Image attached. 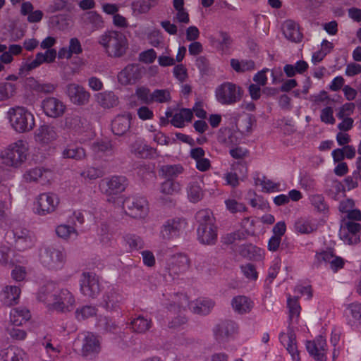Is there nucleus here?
<instances>
[{
	"label": "nucleus",
	"mask_w": 361,
	"mask_h": 361,
	"mask_svg": "<svg viewBox=\"0 0 361 361\" xmlns=\"http://www.w3.org/2000/svg\"><path fill=\"white\" fill-rule=\"evenodd\" d=\"M38 300L46 304L49 310L66 313L72 311L75 299L73 293L66 288H61L54 282L47 283L38 295Z\"/></svg>",
	"instance_id": "obj_1"
},
{
	"label": "nucleus",
	"mask_w": 361,
	"mask_h": 361,
	"mask_svg": "<svg viewBox=\"0 0 361 361\" xmlns=\"http://www.w3.org/2000/svg\"><path fill=\"white\" fill-rule=\"evenodd\" d=\"M32 82V84H30V86L36 92L48 94L55 90V86L51 83H39L33 78Z\"/></svg>",
	"instance_id": "obj_51"
},
{
	"label": "nucleus",
	"mask_w": 361,
	"mask_h": 361,
	"mask_svg": "<svg viewBox=\"0 0 361 361\" xmlns=\"http://www.w3.org/2000/svg\"><path fill=\"white\" fill-rule=\"evenodd\" d=\"M283 33L287 39L293 42H300L302 38L298 25L291 20H288L283 23Z\"/></svg>",
	"instance_id": "obj_26"
},
{
	"label": "nucleus",
	"mask_w": 361,
	"mask_h": 361,
	"mask_svg": "<svg viewBox=\"0 0 361 361\" xmlns=\"http://www.w3.org/2000/svg\"><path fill=\"white\" fill-rule=\"evenodd\" d=\"M81 341L80 354L82 357L92 358L100 352V341L93 334L87 333L84 335Z\"/></svg>",
	"instance_id": "obj_12"
},
{
	"label": "nucleus",
	"mask_w": 361,
	"mask_h": 361,
	"mask_svg": "<svg viewBox=\"0 0 361 361\" xmlns=\"http://www.w3.org/2000/svg\"><path fill=\"white\" fill-rule=\"evenodd\" d=\"M80 292L89 298H95L101 291L99 277L92 272H83L80 279Z\"/></svg>",
	"instance_id": "obj_9"
},
{
	"label": "nucleus",
	"mask_w": 361,
	"mask_h": 361,
	"mask_svg": "<svg viewBox=\"0 0 361 361\" xmlns=\"http://www.w3.org/2000/svg\"><path fill=\"white\" fill-rule=\"evenodd\" d=\"M1 356L3 361H25V352L15 346H11L1 351Z\"/></svg>",
	"instance_id": "obj_34"
},
{
	"label": "nucleus",
	"mask_w": 361,
	"mask_h": 361,
	"mask_svg": "<svg viewBox=\"0 0 361 361\" xmlns=\"http://www.w3.org/2000/svg\"><path fill=\"white\" fill-rule=\"evenodd\" d=\"M99 43L106 49L109 56L113 57L123 56L128 48L126 35L118 31L105 32L99 37Z\"/></svg>",
	"instance_id": "obj_3"
},
{
	"label": "nucleus",
	"mask_w": 361,
	"mask_h": 361,
	"mask_svg": "<svg viewBox=\"0 0 361 361\" xmlns=\"http://www.w3.org/2000/svg\"><path fill=\"white\" fill-rule=\"evenodd\" d=\"M188 195L192 202H197L202 198L203 192L198 183L194 182L190 184L188 188Z\"/></svg>",
	"instance_id": "obj_45"
},
{
	"label": "nucleus",
	"mask_w": 361,
	"mask_h": 361,
	"mask_svg": "<svg viewBox=\"0 0 361 361\" xmlns=\"http://www.w3.org/2000/svg\"><path fill=\"white\" fill-rule=\"evenodd\" d=\"M310 202L319 212H324L328 209L324 202V197L322 195H312L310 197Z\"/></svg>",
	"instance_id": "obj_59"
},
{
	"label": "nucleus",
	"mask_w": 361,
	"mask_h": 361,
	"mask_svg": "<svg viewBox=\"0 0 361 361\" xmlns=\"http://www.w3.org/2000/svg\"><path fill=\"white\" fill-rule=\"evenodd\" d=\"M42 108L44 114L51 118L61 116L66 110L62 102L55 97H47L42 102Z\"/></svg>",
	"instance_id": "obj_21"
},
{
	"label": "nucleus",
	"mask_w": 361,
	"mask_h": 361,
	"mask_svg": "<svg viewBox=\"0 0 361 361\" xmlns=\"http://www.w3.org/2000/svg\"><path fill=\"white\" fill-rule=\"evenodd\" d=\"M149 1H133L131 4L132 9L135 14H142L148 12L151 8Z\"/></svg>",
	"instance_id": "obj_60"
},
{
	"label": "nucleus",
	"mask_w": 361,
	"mask_h": 361,
	"mask_svg": "<svg viewBox=\"0 0 361 361\" xmlns=\"http://www.w3.org/2000/svg\"><path fill=\"white\" fill-rule=\"evenodd\" d=\"M81 19L84 25L90 27L92 32L101 29L103 27L102 16L95 11L85 12Z\"/></svg>",
	"instance_id": "obj_29"
},
{
	"label": "nucleus",
	"mask_w": 361,
	"mask_h": 361,
	"mask_svg": "<svg viewBox=\"0 0 361 361\" xmlns=\"http://www.w3.org/2000/svg\"><path fill=\"white\" fill-rule=\"evenodd\" d=\"M94 152L102 155L111 156L114 153V146L110 140H100L92 145Z\"/></svg>",
	"instance_id": "obj_37"
},
{
	"label": "nucleus",
	"mask_w": 361,
	"mask_h": 361,
	"mask_svg": "<svg viewBox=\"0 0 361 361\" xmlns=\"http://www.w3.org/2000/svg\"><path fill=\"white\" fill-rule=\"evenodd\" d=\"M31 317L30 311L25 308L18 307L11 310L10 320L13 326H20L27 322Z\"/></svg>",
	"instance_id": "obj_33"
},
{
	"label": "nucleus",
	"mask_w": 361,
	"mask_h": 361,
	"mask_svg": "<svg viewBox=\"0 0 361 361\" xmlns=\"http://www.w3.org/2000/svg\"><path fill=\"white\" fill-rule=\"evenodd\" d=\"M86 123L87 121L85 118L77 114L66 116L65 118V126L75 130L83 128Z\"/></svg>",
	"instance_id": "obj_40"
},
{
	"label": "nucleus",
	"mask_w": 361,
	"mask_h": 361,
	"mask_svg": "<svg viewBox=\"0 0 361 361\" xmlns=\"http://www.w3.org/2000/svg\"><path fill=\"white\" fill-rule=\"evenodd\" d=\"M214 305V302L211 299H199L195 302H191L190 309L195 314L207 315L213 309Z\"/></svg>",
	"instance_id": "obj_32"
},
{
	"label": "nucleus",
	"mask_w": 361,
	"mask_h": 361,
	"mask_svg": "<svg viewBox=\"0 0 361 361\" xmlns=\"http://www.w3.org/2000/svg\"><path fill=\"white\" fill-rule=\"evenodd\" d=\"M288 307L289 308V319L290 322L293 320L294 317L298 318L300 315V307L298 302V299H288Z\"/></svg>",
	"instance_id": "obj_57"
},
{
	"label": "nucleus",
	"mask_w": 361,
	"mask_h": 361,
	"mask_svg": "<svg viewBox=\"0 0 361 361\" xmlns=\"http://www.w3.org/2000/svg\"><path fill=\"white\" fill-rule=\"evenodd\" d=\"M361 225L353 221H347L341 226L340 238L348 245L356 244L360 242V233Z\"/></svg>",
	"instance_id": "obj_13"
},
{
	"label": "nucleus",
	"mask_w": 361,
	"mask_h": 361,
	"mask_svg": "<svg viewBox=\"0 0 361 361\" xmlns=\"http://www.w3.org/2000/svg\"><path fill=\"white\" fill-rule=\"evenodd\" d=\"M195 220L198 241L202 245H214L217 240V226L212 212L209 209H201L195 214Z\"/></svg>",
	"instance_id": "obj_2"
},
{
	"label": "nucleus",
	"mask_w": 361,
	"mask_h": 361,
	"mask_svg": "<svg viewBox=\"0 0 361 361\" xmlns=\"http://www.w3.org/2000/svg\"><path fill=\"white\" fill-rule=\"evenodd\" d=\"M98 235L102 243L109 245L112 240L114 233L108 224L102 223L99 228Z\"/></svg>",
	"instance_id": "obj_43"
},
{
	"label": "nucleus",
	"mask_w": 361,
	"mask_h": 361,
	"mask_svg": "<svg viewBox=\"0 0 361 361\" xmlns=\"http://www.w3.org/2000/svg\"><path fill=\"white\" fill-rule=\"evenodd\" d=\"M279 340L281 344L286 347L288 353L291 355L293 360H299V352L296 345V336L293 329L288 326L287 333H281Z\"/></svg>",
	"instance_id": "obj_22"
},
{
	"label": "nucleus",
	"mask_w": 361,
	"mask_h": 361,
	"mask_svg": "<svg viewBox=\"0 0 361 361\" xmlns=\"http://www.w3.org/2000/svg\"><path fill=\"white\" fill-rule=\"evenodd\" d=\"M39 257L40 263L51 270L61 269L66 260L63 250L54 245H44L40 249Z\"/></svg>",
	"instance_id": "obj_5"
},
{
	"label": "nucleus",
	"mask_w": 361,
	"mask_h": 361,
	"mask_svg": "<svg viewBox=\"0 0 361 361\" xmlns=\"http://www.w3.org/2000/svg\"><path fill=\"white\" fill-rule=\"evenodd\" d=\"M20 290L16 286H7L1 293V300L6 306H11L18 302Z\"/></svg>",
	"instance_id": "obj_28"
},
{
	"label": "nucleus",
	"mask_w": 361,
	"mask_h": 361,
	"mask_svg": "<svg viewBox=\"0 0 361 361\" xmlns=\"http://www.w3.org/2000/svg\"><path fill=\"white\" fill-rule=\"evenodd\" d=\"M121 296L115 291L111 290L104 296V307L108 310L113 309L120 301Z\"/></svg>",
	"instance_id": "obj_49"
},
{
	"label": "nucleus",
	"mask_w": 361,
	"mask_h": 361,
	"mask_svg": "<svg viewBox=\"0 0 361 361\" xmlns=\"http://www.w3.org/2000/svg\"><path fill=\"white\" fill-rule=\"evenodd\" d=\"M245 234L241 231H235L233 233H227L221 237V242L225 245H230L233 243L237 240L244 238Z\"/></svg>",
	"instance_id": "obj_61"
},
{
	"label": "nucleus",
	"mask_w": 361,
	"mask_h": 361,
	"mask_svg": "<svg viewBox=\"0 0 361 361\" xmlns=\"http://www.w3.org/2000/svg\"><path fill=\"white\" fill-rule=\"evenodd\" d=\"M73 10L74 6L71 1H51L47 7V11L51 13L63 11L72 12Z\"/></svg>",
	"instance_id": "obj_42"
},
{
	"label": "nucleus",
	"mask_w": 361,
	"mask_h": 361,
	"mask_svg": "<svg viewBox=\"0 0 361 361\" xmlns=\"http://www.w3.org/2000/svg\"><path fill=\"white\" fill-rule=\"evenodd\" d=\"M231 305L235 312L243 314L252 310L253 302L247 296L238 295L232 299Z\"/></svg>",
	"instance_id": "obj_27"
},
{
	"label": "nucleus",
	"mask_w": 361,
	"mask_h": 361,
	"mask_svg": "<svg viewBox=\"0 0 361 361\" xmlns=\"http://www.w3.org/2000/svg\"><path fill=\"white\" fill-rule=\"evenodd\" d=\"M15 85L10 82L0 83V102L8 99L15 92Z\"/></svg>",
	"instance_id": "obj_50"
},
{
	"label": "nucleus",
	"mask_w": 361,
	"mask_h": 361,
	"mask_svg": "<svg viewBox=\"0 0 361 361\" xmlns=\"http://www.w3.org/2000/svg\"><path fill=\"white\" fill-rule=\"evenodd\" d=\"M42 56V52H39L36 54L35 59L32 60L31 62L25 63L19 69V74L22 75H26L28 72L30 71L37 68L42 63L41 61Z\"/></svg>",
	"instance_id": "obj_44"
},
{
	"label": "nucleus",
	"mask_w": 361,
	"mask_h": 361,
	"mask_svg": "<svg viewBox=\"0 0 361 361\" xmlns=\"http://www.w3.org/2000/svg\"><path fill=\"white\" fill-rule=\"evenodd\" d=\"M125 240L131 249L140 250L144 247V242L138 235L135 234H127L125 236Z\"/></svg>",
	"instance_id": "obj_53"
},
{
	"label": "nucleus",
	"mask_w": 361,
	"mask_h": 361,
	"mask_svg": "<svg viewBox=\"0 0 361 361\" xmlns=\"http://www.w3.org/2000/svg\"><path fill=\"white\" fill-rule=\"evenodd\" d=\"M56 233L57 236L63 240H68L73 236L76 238L78 235V233L73 226L67 224H61L56 226Z\"/></svg>",
	"instance_id": "obj_39"
},
{
	"label": "nucleus",
	"mask_w": 361,
	"mask_h": 361,
	"mask_svg": "<svg viewBox=\"0 0 361 361\" xmlns=\"http://www.w3.org/2000/svg\"><path fill=\"white\" fill-rule=\"evenodd\" d=\"M161 192L164 195H172L173 192L180 190V185L178 183L171 180H166L161 185Z\"/></svg>",
	"instance_id": "obj_52"
},
{
	"label": "nucleus",
	"mask_w": 361,
	"mask_h": 361,
	"mask_svg": "<svg viewBox=\"0 0 361 361\" xmlns=\"http://www.w3.org/2000/svg\"><path fill=\"white\" fill-rule=\"evenodd\" d=\"M130 125V114L118 115L111 122V130L115 135L122 136L129 131Z\"/></svg>",
	"instance_id": "obj_25"
},
{
	"label": "nucleus",
	"mask_w": 361,
	"mask_h": 361,
	"mask_svg": "<svg viewBox=\"0 0 361 361\" xmlns=\"http://www.w3.org/2000/svg\"><path fill=\"white\" fill-rule=\"evenodd\" d=\"M45 171L42 168H35L29 170L24 175V178L27 181H37L43 175V172Z\"/></svg>",
	"instance_id": "obj_62"
},
{
	"label": "nucleus",
	"mask_w": 361,
	"mask_h": 361,
	"mask_svg": "<svg viewBox=\"0 0 361 361\" xmlns=\"http://www.w3.org/2000/svg\"><path fill=\"white\" fill-rule=\"evenodd\" d=\"M241 270L244 275L250 279L255 280L257 278V272L253 264L248 263L241 266Z\"/></svg>",
	"instance_id": "obj_64"
},
{
	"label": "nucleus",
	"mask_w": 361,
	"mask_h": 361,
	"mask_svg": "<svg viewBox=\"0 0 361 361\" xmlns=\"http://www.w3.org/2000/svg\"><path fill=\"white\" fill-rule=\"evenodd\" d=\"M183 171V168L180 164L164 165L159 169V174L166 180H173Z\"/></svg>",
	"instance_id": "obj_35"
},
{
	"label": "nucleus",
	"mask_w": 361,
	"mask_h": 361,
	"mask_svg": "<svg viewBox=\"0 0 361 361\" xmlns=\"http://www.w3.org/2000/svg\"><path fill=\"white\" fill-rule=\"evenodd\" d=\"M255 123V117L249 114L240 121L239 124V129H240L243 133H250L252 131V127L253 124Z\"/></svg>",
	"instance_id": "obj_55"
},
{
	"label": "nucleus",
	"mask_w": 361,
	"mask_h": 361,
	"mask_svg": "<svg viewBox=\"0 0 361 361\" xmlns=\"http://www.w3.org/2000/svg\"><path fill=\"white\" fill-rule=\"evenodd\" d=\"M173 6L176 10L177 20L183 23H189V16L184 8V1H173Z\"/></svg>",
	"instance_id": "obj_48"
},
{
	"label": "nucleus",
	"mask_w": 361,
	"mask_h": 361,
	"mask_svg": "<svg viewBox=\"0 0 361 361\" xmlns=\"http://www.w3.org/2000/svg\"><path fill=\"white\" fill-rule=\"evenodd\" d=\"M326 342L322 336H318L314 341L306 343V348L311 356L317 361H326Z\"/></svg>",
	"instance_id": "obj_19"
},
{
	"label": "nucleus",
	"mask_w": 361,
	"mask_h": 361,
	"mask_svg": "<svg viewBox=\"0 0 361 361\" xmlns=\"http://www.w3.org/2000/svg\"><path fill=\"white\" fill-rule=\"evenodd\" d=\"M97 310L91 305H85L75 310V317L78 320H84L96 314Z\"/></svg>",
	"instance_id": "obj_46"
},
{
	"label": "nucleus",
	"mask_w": 361,
	"mask_h": 361,
	"mask_svg": "<svg viewBox=\"0 0 361 361\" xmlns=\"http://www.w3.org/2000/svg\"><path fill=\"white\" fill-rule=\"evenodd\" d=\"M130 328L137 333H145L152 326L151 319H148L143 316H138L135 318L130 324Z\"/></svg>",
	"instance_id": "obj_38"
},
{
	"label": "nucleus",
	"mask_w": 361,
	"mask_h": 361,
	"mask_svg": "<svg viewBox=\"0 0 361 361\" xmlns=\"http://www.w3.org/2000/svg\"><path fill=\"white\" fill-rule=\"evenodd\" d=\"M171 307L178 306L179 309L185 310L186 307L190 309L191 303L189 302L188 297L184 294H177L173 300V304L170 305Z\"/></svg>",
	"instance_id": "obj_56"
},
{
	"label": "nucleus",
	"mask_w": 361,
	"mask_h": 361,
	"mask_svg": "<svg viewBox=\"0 0 361 361\" xmlns=\"http://www.w3.org/2000/svg\"><path fill=\"white\" fill-rule=\"evenodd\" d=\"M96 102L104 109L113 108L118 104V97L111 91H105L95 94Z\"/></svg>",
	"instance_id": "obj_30"
},
{
	"label": "nucleus",
	"mask_w": 361,
	"mask_h": 361,
	"mask_svg": "<svg viewBox=\"0 0 361 361\" xmlns=\"http://www.w3.org/2000/svg\"><path fill=\"white\" fill-rule=\"evenodd\" d=\"M216 97L218 102L222 104H233L240 100L242 90L233 83L225 82L216 89Z\"/></svg>",
	"instance_id": "obj_8"
},
{
	"label": "nucleus",
	"mask_w": 361,
	"mask_h": 361,
	"mask_svg": "<svg viewBox=\"0 0 361 361\" xmlns=\"http://www.w3.org/2000/svg\"><path fill=\"white\" fill-rule=\"evenodd\" d=\"M295 231L302 234H309L316 230V226L306 219L300 218L294 224Z\"/></svg>",
	"instance_id": "obj_41"
},
{
	"label": "nucleus",
	"mask_w": 361,
	"mask_h": 361,
	"mask_svg": "<svg viewBox=\"0 0 361 361\" xmlns=\"http://www.w3.org/2000/svg\"><path fill=\"white\" fill-rule=\"evenodd\" d=\"M57 133L54 126L49 124L40 126L35 132V139L37 142L48 144L57 138Z\"/></svg>",
	"instance_id": "obj_24"
},
{
	"label": "nucleus",
	"mask_w": 361,
	"mask_h": 361,
	"mask_svg": "<svg viewBox=\"0 0 361 361\" xmlns=\"http://www.w3.org/2000/svg\"><path fill=\"white\" fill-rule=\"evenodd\" d=\"M27 144L23 140H18L10 145L2 155L3 164L14 168L20 166L27 158Z\"/></svg>",
	"instance_id": "obj_7"
},
{
	"label": "nucleus",
	"mask_w": 361,
	"mask_h": 361,
	"mask_svg": "<svg viewBox=\"0 0 361 361\" xmlns=\"http://www.w3.org/2000/svg\"><path fill=\"white\" fill-rule=\"evenodd\" d=\"M98 326L99 328H100V329L106 332L111 333H114L117 328L114 322H113L111 319H109L108 317L101 318L98 322Z\"/></svg>",
	"instance_id": "obj_58"
},
{
	"label": "nucleus",
	"mask_w": 361,
	"mask_h": 361,
	"mask_svg": "<svg viewBox=\"0 0 361 361\" xmlns=\"http://www.w3.org/2000/svg\"><path fill=\"white\" fill-rule=\"evenodd\" d=\"M238 328L237 324L231 320H226L217 324L214 329V334L216 341L219 343H225L235 333Z\"/></svg>",
	"instance_id": "obj_17"
},
{
	"label": "nucleus",
	"mask_w": 361,
	"mask_h": 361,
	"mask_svg": "<svg viewBox=\"0 0 361 361\" xmlns=\"http://www.w3.org/2000/svg\"><path fill=\"white\" fill-rule=\"evenodd\" d=\"M186 226L187 222L182 218L168 219L161 227L160 237L165 240L179 237Z\"/></svg>",
	"instance_id": "obj_10"
},
{
	"label": "nucleus",
	"mask_w": 361,
	"mask_h": 361,
	"mask_svg": "<svg viewBox=\"0 0 361 361\" xmlns=\"http://www.w3.org/2000/svg\"><path fill=\"white\" fill-rule=\"evenodd\" d=\"M66 94L72 103L79 106L87 104L90 97V93L82 86L75 83L66 86Z\"/></svg>",
	"instance_id": "obj_15"
},
{
	"label": "nucleus",
	"mask_w": 361,
	"mask_h": 361,
	"mask_svg": "<svg viewBox=\"0 0 361 361\" xmlns=\"http://www.w3.org/2000/svg\"><path fill=\"white\" fill-rule=\"evenodd\" d=\"M320 118L325 123L334 124L335 118L333 116L332 108L328 106L323 109L321 112Z\"/></svg>",
	"instance_id": "obj_63"
},
{
	"label": "nucleus",
	"mask_w": 361,
	"mask_h": 361,
	"mask_svg": "<svg viewBox=\"0 0 361 361\" xmlns=\"http://www.w3.org/2000/svg\"><path fill=\"white\" fill-rule=\"evenodd\" d=\"M151 99L152 102H166L171 99L170 92L167 90H156L151 94Z\"/></svg>",
	"instance_id": "obj_54"
},
{
	"label": "nucleus",
	"mask_w": 361,
	"mask_h": 361,
	"mask_svg": "<svg viewBox=\"0 0 361 361\" xmlns=\"http://www.w3.org/2000/svg\"><path fill=\"white\" fill-rule=\"evenodd\" d=\"M33 6L30 1H24L21 6V14L28 15L27 20L30 23H38L42 20L43 13L40 10L33 11Z\"/></svg>",
	"instance_id": "obj_36"
},
{
	"label": "nucleus",
	"mask_w": 361,
	"mask_h": 361,
	"mask_svg": "<svg viewBox=\"0 0 361 361\" xmlns=\"http://www.w3.org/2000/svg\"><path fill=\"white\" fill-rule=\"evenodd\" d=\"M59 203L57 195L54 193H42L37 198V213L39 215H46L55 211Z\"/></svg>",
	"instance_id": "obj_14"
},
{
	"label": "nucleus",
	"mask_w": 361,
	"mask_h": 361,
	"mask_svg": "<svg viewBox=\"0 0 361 361\" xmlns=\"http://www.w3.org/2000/svg\"><path fill=\"white\" fill-rule=\"evenodd\" d=\"M102 187L106 186L105 192L109 195H115L125 190L128 185V180L123 176H113L102 180Z\"/></svg>",
	"instance_id": "obj_23"
},
{
	"label": "nucleus",
	"mask_w": 361,
	"mask_h": 361,
	"mask_svg": "<svg viewBox=\"0 0 361 361\" xmlns=\"http://www.w3.org/2000/svg\"><path fill=\"white\" fill-rule=\"evenodd\" d=\"M141 75V69L138 64H129L118 74V80L123 85H132L140 80Z\"/></svg>",
	"instance_id": "obj_18"
},
{
	"label": "nucleus",
	"mask_w": 361,
	"mask_h": 361,
	"mask_svg": "<svg viewBox=\"0 0 361 361\" xmlns=\"http://www.w3.org/2000/svg\"><path fill=\"white\" fill-rule=\"evenodd\" d=\"M123 207L133 218H143L148 210L147 200L143 197H127L123 202Z\"/></svg>",
	"instance_id": "obj_11"
},
{
	"label": "nucleus",
	"mask_w": 361,
	"mask_h": 361,
	"mask_svg": "<svg viewBox=\"0 0 361 361\" xmlns=\"http://www.w3.org/2000/svg\"><path fill=\"white\" fill-rule=\"evenodd\" d=\"M130 151L137 158L154 159L157 156V149L147 145L143 140L138 138L130 145Z\"/></svg>",
	"instance_id": "obj_20"
},
{
	"label": "nucleus",
	"mask_w": 361,
	"mask_h": 361,
	"mask_svg": "<svg viewBox=\"0 0 361 361\" xmlns=\"http://www.w3.org/2000/svg\"><path fill=\"white\" fill-rule=\"evenodd\" d=\"M63 159H72L75 161H82L87 157L85 149L78 145H68L61 152Z\"/></svg>",
	"instance_id": "obj_31"
},
{
	"label": "nucleus",
	"mask_w": 361,
	"mask_h": 361,
	"mask_svg": "<svg viewBox=\"0 0 361 361\" xmlns=\"http://www.w3.org/2000/svg\"><path fill=\"white\" fill-rule=\"evenodd\" d=\"M104 175V170L100 167L89 166L81 172L80 176L89 180H94Z\"/></svg>",
	"instance_id": "obj_47"
},
{
	"label": "nucleus",
	"mask_w": 361,
	"mask_h": 361,
	"mask_svg": "<svg viewBox=\"0 0 361 361\" xmlns=\"http://www.w3.org/2000/svg\"><path fill=\"white\" fill-rule=\"evenodd\" d=\"M190 267V259L184 254L171 256L161 270V274L166 281L174 280L179 274L186 271Z\"/></svg>",
	"instance_id": "obj_6"
},
{
	"label": "nucleus",
	"mask_w": 361,
	"mask_h": 361,
	"mask_svg": "<svg viewBox=\"0 0 361 361\" xmlns=\"http://www.w3.org/2000/svg\"><path fill=\"white\" fill-rule=\"evenodd\" d=\"M317 262L314 265L319 267V264L324 262L329 264V268L334 272H337L339 269H342L345 264V261L341 257L336 256L334 255L332 251L326 250L319 253H317L315 255Z\"/></svg>",
	"instance_id": "obj_16"
},
{
	"label": "nucleus",
	"mask_w": 361,
	"mask_h": 361,
	"mask_svg": "<svg viewBox=\"0 0 361 361\" xmlns=\"http://www.w3.org/2000/svg\"><path fill=\"white\" fill-rule=\"evenodd\" d=\"M7 118L12 129L18 133L30 132L35 126L34 115L23 106L10 108Z\"/></svg>",
	"instance_id": "obj_4"
}]
</instances>
